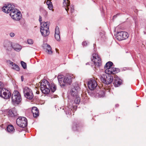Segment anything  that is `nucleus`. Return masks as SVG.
I'll return each mask as SVG.
<instances>
[{
    "label": "nucleus",
    "instance_id": "nucleus-1",
    "mask_svg": "<svg viewBox=\"0 0 146 146\" xmlns=\"http://www.w3.org/2000/svg\"><path fill=\"white\" fill-rule=\"evenodd\" d=\"M80 88L78 86H74L72 88L69 93L71 95L72 100H73L74 103L76 104H79L80 102V98L78 95V91H80Z\"/></svg>",
    "mask_w": 146,
    "mask_h": 146
},
{
    "label": "nucleus",
    "instance_id": "nucleus-2",
    "mask_svg": "<svg viewBox=\"0 0 146 146\" xmlns=\"http://www.w3.org/2000/svg\"><path fill=\"white\" fill-rule=\"evenodd\" d=\"M92 61L93 64L91 65V63H86V65H90L92 68L96 69L97 68H99L100 66L101 65V59L96 54H93V58L92 59Z\"/></svg>",
    "mask_w": 146,
    "mask_h": 146
},
{
    "label": "nucleus",
    "instance_id": "nucleus-3",
    "mask_svg": "<svg viewBox=\"0 0 146 146\" xmlns=\"http://www.w3.org/2000/svg\"><path fill=\"white\" fill-rule=\"evenodd\" d=\"M40 31L42 35L45 37L49 35L50 33L49 30V22L47 21L40 23Z\"/></svg>",
    "mask_w": 146,
    "mask_h": 146
},
{
    "label": "nucleus",
    "instance_id": "nucleus-4",
    "mask_svg": "<svg viewBox=\"0 0 146 146\" xmlns=\"http://www.w3.org/2000/svg\"><path fill=\"white\" fill-rule=\"evenodd\" d=\"M40 89L43 93L47 94L49 93L50 86L49 82L46 80H42L40 83Z\"/></svg>",
    "mask_w": 146,
    "mask_h": 146
},
{
    "label": "nucleus",
    "instance_id": "nucleus-5",
    "mask_svg": "<svg viewBox=\"0 0 146 146\" xmlns=\"http://www.w3.org/2000/svg\"><path fill=\"white\" fill-rule=\"evenodd\" d=\"M113 76L108 73H105L100 78L102 82L106 84H111L113 80Z\"/></svg>",
    "mask_w": 146,
    "mask_h": 146
},
{
    "label": "nucleus",
    "instance_id": "nucleus-6",
    "mask_svg": "<svg viewBox=\"0 0 146 146\" xmlns=\"http://www.w3.org/2000/svg\"><path fill=\"white\" fill-rule=\"evenodd\" d=\"M12 102L14 105H17L21 101V96L20 93L17 90H15L11 97Z\"/></svg>",
    "mask_w": 146,
    "mask_h": 146
},
{
    "label": "nucleus",
    "instance_id": "nucleus-7",
    "mask_svg": "<svg viewBox=\"0 0 146 146\" xmlns=\"http://www.w3.org/2000/svg\"><path fill=\"white\" fill-rule=\"evenodd\" d=\"M10 15L13 19L17 21L20 20L22 18L20 11L14 8L12 10L10 13Z\"/></svg>",
    "mask_w": 146,
    "mask_h": 146
},
{
    "label": "nucleus",
    "instance_id": "nucleus-8",
    "mask_svg": "<svg viewBox=\"0 0 146 146\" xmlns=\"http://www.w3.org/2000/svg\"><path fill=\"white\" fill-rule=\"evenodd\" d=\"M11 96V94L8 90L5 88H0V96L5 99H9Z\"/></svg>",
    "mask_w": 146,
    "mask_h": 146
},
{
    "label": "nucleus",
    "instance_id": "nucleus-9",
    "mask_svg": "<svg viewBox=\"0 0 146 146\" xmlns=\"http://www.w3.org/2000/svg\"><path fill=\"white\" fill-rule=\"evenodd\" d=\"M23 92L24 96L27 99L31 100L33 95L32 90L29 87H25L23 88Z\"/></svg>",
    "mask_w": 146,
    "mask_h": 146
},
{
    "label": "nucleus",
    "instance_id": "nucleus-10",
    "mask_svg": "<svg viewBox=\"0 0 146 146\" xmlns=\"http://www.w3.org/2000/svg\"><path fill=\"white\" fill-rule=\"evenodd\" d=\"M16 123L20 127H25L27 125V120L25 117H20L17 119Z\"/></svg>",
    "mask_w": 146,
    "mask_h": 146
},
{
    "label": "nucleus",
    "instance_id": "nucleus-11",
    "mask_svg": "<svg viewBox=\"0 0 146 146\" xmlns=\"http://www.w3.org/2000/svg\"><path fill=\"white\" fill-rule=\"evenodd\" d=\"M129 36L128 33L124 31L117 32L116 38L119 40H121L127 39Z\"/></svg>",
    "mask_w": 146,
    "mask_h": 146
},
{
    "label": "nucleus",
    "instance_id": "nucleus-12",
    "mask_svg": "<svg viewBox=\"0 0 146 146\" xmlns=\"http://www.w3.org/2000/svg\"><path fill=\"white\" fill-rule=\"evenodd\" d=\"M15 8V6L12 4H5L2 8V11L4 12L8 13H11L12 10Z\"/></svg>",
    "mask_w": 146,
    "mask_h": 146
},
{
    "label": "nucleus",
    "instance_id": "nucleus-13",
    "mask_svg": "<svg viewBox=\"0 0 146 146\" xmlns=\"http://www.w3.org/2000/svg\"><path fill=\"white\" fill-rule=\"evenodd\" d=\"M97 82L94 80H92L89 81L88 83V86L89 89L91 90H94L97 86Z\"/></svg>",
    "mask_w": 146,
    "mask_h": 146
},
{
    "label": "nucleus",
    "instance_id": "nucleus-14",
    "mask_svg": "<svg viewBox=\"0 0 146 146\" xmlns=\"http://www.w3.org/2000/svg\"><path fill=\"white\" fill-rule=\"evenodd\" d=\"M3 46L6 50L8 51H11L13 49L12 42L8 40L4 41Z\"/></svg>",
    "mask_w": 146,
    "mask_h": 146
},
{
    "label": "nucleus",
    "instance_id": "nucleus-15",
    "mask_svg": "<svg viewBox=\"0 0 146 146\" xmlns=\"http://www.w3.org/2000/svg\"><path fill=\"white\" fill-rule=\"evenodd\" d=\"M114 80L113 84L115 87H117L121 85L122 83V80L116 75H114Z\"/></svg>",
    "mask_w": 146,
    "mask_h": 146
},
{
    "label": "nucleus",
    "instance_id": "nucleus-16",
    "mask_svg": "<svg viewBox=\"0 0 146 146\" xmlns=\"http://www.w3.org/2000/svg\"><path fill=\"white\" fill-rule=\"evenodd\" d=\"M7 111V115L9 117H16L18 115L17 111L15 108H13L12 110H8Z\"/></svg>",
    "mask_w": 146,
    "mask_h": 146
},
{
    "label": "nucleus",
    "instance_id": "nucleus-17",
    "mask_svg": "<svg viewBox=\"0 0 146 146\" xmlns=\"http://www.w3.org/2000/svg\"><path fill=\"white\" fill-rule=\"evenodd\" d=\"M119 71V70L118 68L111 67V68H109L108 69H106L105 70V73H108V74H114L117 73Z\"/></svg>",
    "mask_w": 146,
    "mask_h": 146
},
{
    "label": "nucleus",
    "instance_id": "nucleus-18",
    "mask_svg": "<svg viewBox=\"0 0 146 146\" xmlns=\"http://www.w3.org/2000/svg\"><path fill=\"white\" fill-rule=\"evenodd\" d=\"M43 48L46 50V52L49 54H52V48L50 45L45 43L43 44L42 46Z\"/></svg>",
    "mask_w": 146,
    "mask_h": 146
},
{
    "label": "nucleus",
    "instance_id": "nucleus-19",
    "mask_svg": "<svg viewBox=\"0 0 146 146\" xmlns=\"http://www.w3.org/2000/svg\"><path fill=\"white\" fill-rule=\"evenodd\" d=\"M57 78L60 86L63 87L65 85L64 76L62 75H59L58 76Z\"/></svg>",
    "mask_w": 146,
    "mask_h": 146
},
{
    "label": "nucleus",
    "instance_id": "nucleus-20",
    "mask_svg": "<svg viewBox=\"0 0 146 146\" xmlns=\"http://www.w3.org/2000/svg\"><path fill=\"white\" fill-rule=\"evenodd\" d=\"M7 62L10 65H11L12 67V68L13 69L17 71H19L20 70V68L19 66L15 63L12 62L10 60H8L7 61Z\"/></svg>",
    "mask_w": 146,
    "mask_h": 146
},
{
    "label": "nucleus",
    "instance_id": "nucleus-21",
    "mask_svg": "<svg viewBox=\"0 0 146 146\" xmlns=\"http://www.w3.org/2000/svg\"><path fill=\"white\" fill-rule=\"evenodd\" d=\"M54 36L55 39L57 41H60V31L59 28L58 26H56L55 28Z\"/></svg>",
    "mask_w": 146,
    "mask_h": 146
},
{
    "label": "nucleus",
    "instance_id": "nucleus-22",
    "mask_svg": "<svg viewBox=\"0 0 146 146\" xmlns=\"http://www.w3.org/2000/svg\"><path fill=\"white\" fill-rule=\"evenodd\" d=\"M72 76H70V75H66L64 77V81L65 84H70L72 82Z\"/></svg>",
    "mask_w": 146,
    "mask_h": 146
},
{
    "label": "nucleus",
    "instance_id": "nucleus-23",
    "mask_svg": "<svg viewBox=\"0 0 146 146\" xmlns=\"http://www.w3.org/2000/svg\"><path fill=\"white\" fill-rule=\"evenodd\" d=\"M94 95L96 97L101 98L104 96V93L102 90H98L96 91V93H94Z\"/></svg>",
    "mask_w": 146,
    "mask_h": 146
},
{
    "label": "nucleus",
    "instance_id": "nucleus-24",
    "mask_svg": "<svg viewBox=\"0 0 146 146\" xmlns=\"http://www.w3.org/2000/svg\"><path fill=\"white\" fill-rule=\"evenodd\" d=\"M70 1L69 0H64L63 2V6L67 12L69 10L68 7L70 5Z\"/></svg>",
    "mask_w": 146,
    "mask_h": 146
},
{
    "label": "nucleus",
    "instance_id": "nucleus-25",
    "mask_svg": "<svg viewBox=\"0 0 146 146\" xmlns=\"http://www.w3.org/2000/svg\"><path fill=\"white\" fill-rule=\"evenodd\" d=\"M13 48L15 51L17 52L20 51L22 49L21 46L18 44H16L12 46Z\"/></svg>",
    "mask_w": 146,
    "mask_h": 146
},
{
    "label": "nucleus",
    "instance_id": "nucleus-26",
    "mask_svg": "<svg viewBox=\"0 0 146 146\" xmlns=\"http://www.w3.org/2000/svg\"><path fill=\"white\" fill-rule=\"evenodd\" d=\"M113 64V63L109 61L107 62L104 66V68L106 69H108L109 68H111V67Z\"/></svg>",
    "mask_w": 146,
    "mask_h": 146
},
{
    "label": "nucleus",
    "instance_id": "nucleus-27",
    "mask_svg": "<svg viewBox=\"0 0 146 146\" xmlns=\"http://www.w3.org/2000/svg\"><path fill=\"white\" fill-rule=\"evenodd\" d=\"M7 130L8 132L11 133L14 132L15 129L12 125H9L7 127Z\"/></svg>",
    "mask_w": 146,
    "mask_h": 146
},
{
    "label": "nucleus",
    "instance_id": "nucleus-28",
    "mask_svg": "<svg viewBox=\"0 0 146 146\" xmlns=\"http://www.w3.org/2000/svg\"><path fill=\"white\" fill-rule=\"evenodd\" d=\"M50 89L52 92H54L56 90V87L54 84H51Z\"/></svg>",
    "mask_w": 146,
    "mask_h": 146
},
{
    "label": "nucleus",
    "instance_id": "nucleus-29",
    "mask_svg": "<svg viewBox=\"0 0 146 146\" xmlns=\"http://www.w3.org/2000/svg\"><path fill=\"white\" fill-rule=\"evenodd\" d=\"M31 111L32 112L33 114L35 112H37V111H38V110L36 107H33L32 108Z\"/></svg>",
    "mask_w": 146,
    "mask_h": 146
},
{
    "label": "nucleus",
    "instance_id": "nucleus-30",
    "mask_svg": "<svg viewBox=\"0 0 146 146\" xmlns=\"http://www.w3.org/2000/svg\"><path fill=\"white\" fill-rule=\"evenodd\" d=\"M21 63L22 66L24 69H25L27 68V64L26 63L23 61H21Z\"/></svg>",
    "mask_w": 146,
    "mask_h": 146
},
{
    "label": "nucleus",
    "instance_id": "nucleus-31",
    "mask_svg": "<svg viewBox=\"0 0 146 146\" xmlns=\"http://www.w3.org/2000/svg\"><path fill=\"white\" fill-rule=\"evenodd\" d=\"M48 8L50 10H52L53 8L52 3H51L50 4L48 5Z\"/></svg>",
    "mask_w": 146,
    "mask_h": 146
},
{
    "label": "nucleus",
    "instance_id": "nucleus-32",
    "mask_svg": "<svg viewBox=\"0 0 146 146\" xmlns=\"http://www.w3.org/2000/svg\"><path fill=\"white\" fill-rule=\"evenodd\" d=\"M33 116L35 117H38L39 115V113L38 111H37V112H35L33 114Z\"/></svg>",
    "mask_w": 146,
    "mask_h": 146
},
{
    "label": "nucleus",
    "instance_id": "nucleus-33",
    "mask_svg": "<svg viewBox=\"0 0 146 146\" xmlns=\"http://www.w3.org/2000/svg\"><path fill=\"white\" fill-rule=\"evenodd\" d=\"M70 11L72 14L74 11V7L73 6H71Z\"/></svg>",
    "mask_w": 146,
    "mask_h": 146
},
{
    "label": "nucleus",
    "instance_id": "nucleus-34",
    "mask_svg": "<svg viewBox=\"0 0 146 146\" xmlns=\"http://www.w3.org/2000/svg\"><path fill=\"white\" fill-rule=\"evenodd\" d=\"M28 43L29 44H33V40L32 39H29L27 40Z\"/></svg>",
    "mask_w": 146,
    "mask_h": 146
},
{
    "label": "nucleus",
    "instance_id": "nucleus-35",
    "mask_svg": "<svg viewBox=\"0 0 146 146\" xmlns=\"http://www.w3.org/2000/svg\"><path fill=\"white\" fill-rule=\"evenodd\" d=\"M9 35L11 37H13L15 36V34L13 33H11L9 34Z\"/></svg>",
    "mask_w": 146,
    "mask_h": 146
},
{
    "label": "nucleus",
    "instance_id": "nucleus-36",
    "mask_svg": "<svg viewBox=\"0 0 146 146\" xmlns=\"http://www.w3.org/2000/svg\"><path fill=\"white\" fill-rule=\"evenodd\" d=\"M73 129L74 131H75L77 130V127L75 125L73 126Z\"/></svg>",
    "mask_w": 146,
    "mask_h": 146
},
{
    "label": "nucleus",
    "instance_id": "nucleus-37",
    "mask_svg": "<svg viewBox=\"0 0 146 146\" xmlns=\"http://www.w3.org/2000/svg\"><path fill=\"white\" fill-rule=\"evenodd\" d=\"M87 42H86V41H84L82 43V45L83 46H86L87 45Z\"/></svg>",
    "mask_w": 146,
    "mask_h": 146
},
{
    "label": "nucleus",
    "instance_id": "nucleus-38",
    "mask_svg": "<svg viewBox=\"0 0 146 146\" xmlns=\"http://www.w3.org/2000/svg\"><path fill=\"white\" fill-rule=\"evenodd\" d=\"M119 15V13H117V14L116 15H114L113 17V19H115V18H116L117 16L118 15Z\"/></svg>",
    "mask_w": 146,
    "mask_h": 146
},
{
    "label": "nucleus",
    "instance_id": "nucleus-39",
    "mask_svg": "<svg viewBox=\"0 0 146 146\" xmlns=\"http://www.w3.org/2000/svg\"><path fill=\"white\" fill-rule=\"evenodd\" d=\"M39 21H40V23H42V22H41V21H42V17L40 16H39ZM43 22H42V23Z\"/></svg>",
    "mask_w": 146,
    "mask_h": 146
},
{
    "label": "nucleus",
    "instance_id": "nucleus-40",
    "mask_svg": "<svg viewBox=\"0 0 146 146\" xmlns=\"http://www.w3.org/2000/svg\"><path fill=\"white\" fill-rule=\"evenodd\" d=\"M43 12L45 15H46L47 14V13L45 10H43Z\"/></svg>",
    "mask_w": 146,
    "mask_h": 146
},
{
    "label": "nucleus",
    "instance_id": "nucleus-41",
    "mask_svg": "<svg viewBox=\"0 0 146 146\" xmlns=\"http://www.w3.org/2000/svg\"><path fill=\"white\" fill-rule=\"evenodd\" d=\"M21 81L22 82L23 81V80H24V77H23V76H21Z\"/></svg>",
    "mask_w": 146,
    "mask_h": 146
},
{
    "label": "nucleus",
    "instance_id": "nucleus-42",
    "mask_svg": "<svg viewBox=\"0 0 146 146\" xmlns=\"http://www.w3.org/2000/svg\"><path fill=\"white\" fill-rule=\"evenodd\" d=\"M3 86V84L2 83V82L1 81H0V87H2Z\"/></svg>",
    "mask_w": 146,
    "mask_h": 146
},
{
    "label": "nucleus",
    "instance_id": "nucleus-43",
    "mask_svg": "<svg viewBox=\"0 0 146 146\" xmlns=\"http://www.w3.org/2000/svg\"><path fill=\"white\" fill-rule=\"evenodd\" d=\"M72 110V109H69V111H71Z\"/></svg>",
    "mask_w": 146,
    "mask_h": 146
},
{
    "label": "nucleus",
    "instance_id": "nucleus-44",
    "mask_svg": "<svg viewBox=\"0 0 146 146\" xmlns=\"http://www.w3.org/2000/svg\"><path fill=\"white\" fill-rule=\"evenodd\" d=\"M69 112H66V114H69Z\"/></svg>",
    "mask_w": 146,
    "mask_h": 146
},
{
    "label": "nucleus",
    "instance_id": "nucleus-45",
    "mask_svg": "<svg viewBox=\"0 0 146 146\" xmlns=\"http://www.w3.org/2000/svg\"><path fill=\"white\" fill-rule=\"evenodd\" d=\"M144 33L145 34H146V32H144Z\"/></svg>",
    "mask_w": 146,
    "mask_h": 146
},
{
    "label": "nucleus",
    "instance_id": "nucleus-46",
    "mask_svg": "<svg viewBox=\"0 0 146 146\" xmlns=\"http://www.w3.org/2000/svg\"><path fill=\"white\" fill-rule=\"evenodd\" d=\"M74 108H76V107H75V106H74Z\"/></svg>",
    "mask_w": 146,
    "mask_h": 146
}]
</instances>
